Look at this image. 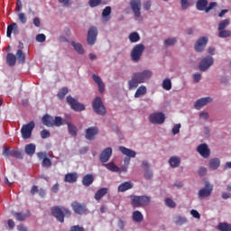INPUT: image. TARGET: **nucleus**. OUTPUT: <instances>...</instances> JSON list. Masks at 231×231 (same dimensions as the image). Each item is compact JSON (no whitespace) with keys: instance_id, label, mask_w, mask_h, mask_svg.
Here are the masks:
<instances>
[{"instance_id":"f257e3e1","label":"nucleus","mask_w":231,"mask_h":231,"mask_svg":"<svg viewBox=\"0 0 231 231\" xmlns=\"http://www.w3.org/2000/svg\"><path fill=\"white\" fill-rule=\"evenodd\" d=\"M151 77H152V72L150 70L134 73L132 79L128 81V89H136L140 84H143Z\"/></svg>"},{"instance_id":"f03ea898","label":"nucleus","mask_w":231,"mask_h":231,"mask_svg":"<svg viewBox=\"0 0 231 231\" xmlns=\"http://www.w3.org/2000/svg\"><path fill=\"white\" fill-rule=\"evenodd\" d=\"M51 215L56 217L60 223H64V217H69L71 211L68 208H60L59 206L51 208Z\"/></svg>"},{"instance_id":"7ed1b4c3","label":"nucleus","mask_w":231,"mask_h":231,"mask_svg":"<svg viewBox=\"0 0 231 231\" xmlns=\"http://www.w3.org/2000/svg\"><path fill=\"white\" fill-rule=\"evenodd\" d=\"M132 205L134 208L147 207L151 204V197L148 196H131Z\"/></svg>"},{"instance_id":"20e7f679","label":"nucleus","mask_w":231,"mask_h":231,"mask_svg":"<svg viewBox=\"0 0 231 231\" xmlns=\"http://www.w3.org/2000/svg\"><path fill=\"white\" fill-rule=\"evenodd\" d=\"M217 6V3L211 2L208 5V0H198L196 3V8L199 12H206V14H208L210 10H214Z\"/></svg>"},{"instance_id":"39448f33","label":"nucleus","mask_w":231,"mask_h":231,"mask_svg":"<svg viewBox=\"0 0 231 231\" xmlns=\"http://www.w3.org/2000/svg\"><path fill=\"white\" fill-rule=\"evenodd\" d=\"M92 107L94 109V113L99 115L100 116H104L106 113V106H104V102H102V97H97L92 102Z\"/></svg>"},{"instance_id":"423d86ee","label":"nucleus","mask_w":231,"mask_h":231,"mask_svg":"<svg viewBox=\"0 0 231 231\" xmlns=\"http://www.w3.org/2000/svg\"><path fill=\"white\" fill-rule=\"evenodd\" d=\"M35 129V122L31 121L26 125H23L21 128V134L23 140L32 138V133Z\"/></svg>"},{"instance_id":"0eeeda50","label":"nucleus","mask_w":231,"mask_h":231,"mask_svg":"<svg viewBox=\"0 0 231 231\" xmlns=\"http://www.w3.org/2000/svg\"><path fill=\"white\" fill-rule=\"evenodd\" d=\"M145 51V46L140 43L135 45L131 51V59L134 62H139L140 59H142V55H143V51Z\"/></svg>"},{"instance_id":"6e6552de","label":"nucleus","mask_w":231,"mask_h":231,"mask_svg":"<svg viewBox=\"0 0 231 231\" xmlns=\"http://www.w3.org/2000/svg\"><path fill=\"white\" fill-rule=\"evenodd\" d=\"M119 151L122 152V154H125V156H127L124 160V163L125 167H127L129 163H131V158H136V152L131 149L125 148V146H119Z\"/></svg>"},{"instance_id":"1a4fd4ad","label":"nucleus","mask_w":231,"mask_h":231,"mask_svg":"<svg viewBox=\"0 0 231 231\" xmlns=\"http://www.w3.org/2000/svg\"><path fill=\"white\" fill-rule=\"evenodd\" d=\"M67 102L74 111L80 112L86 110V106L77 101V99L73 98L71 96L67 97Z\"/></svg>"},{"instance_id":"9d476101","label":"nucleus","mask_w":231,"mask_h":231,"mask_svg":"<svg viewBox=\"0 0 231 231\" xmlns=\"http://www.w3.org/2000/svg\"><path fill=\"white\" fill-rule=\"evenodd\" d=\"M214 190V186L210 183H206L205 187L199 191V199H205L208 198Z\"/></svg>"},{"instance_id":"9b49d317","label":"nucleus","mask_w":231,"mask_h":231,"mask_svg":"<svg viewBox=\"0 0 231 231\" xmlns=\"http://www.w3.org/2000/svg\"><path fill=\"white\" fill-rule=\"evenodd\" d=\"M212 64H214V58H212V56H207L201 60L199 65V71H207Z\"/></svg>"},{"instance_id":"f8f14e48","label":"nucleus","mask_w":231,"mask_h":231,"mask_svg":"<svg viewBox=\"0 0 231 231\" xmlns=\"http://www.w3.org/2000/svg\"><path fill=\"white\" fill-rule=\"evenodd\" d=\"M71 207L75 214H79V216L87 214L88 212V208L86 207V204H80L78 201H74L72 202Z\"/></svg>"},{"instance_id":"ddd939ff","label":"nucleus","mask_w":231,"mask_h":231,"mask_svg":"<svg viewBox=\"0 0 231 231\" xmlns=\"http://www.w3.org/2000/svg\"><path fill=\"white\" fill-rule=\"evenodd\" d=\"M151 124L162 125L165 122V115L162 112L153 113L150 116Z\"/></svg>"},{"instance_id":"4468645a","label":"nucleus","mask_w":231,"mask_h":231,"mask_svg":"<svg viewBox=\"0 0 231 231\" xmlns=\"http://www.w3.org/2000/svg\"><path fill=\"white\" fill-rule=\"evenodd\" d=\"M97 35H98V31L97 30V27H90L87 38L88 44L93 46V44L97 42Z\"/></svg>"},{"instance_id":"2eb2a0df","label":"nucleus","mask_w":231,"mask_h":231,"mask_svg":"<svg viewBox=\"0 0 231 231\" xmlns=\"http://www.w3.org/2000/svg\"><path fill=\"white\" fill-rule=\"evenodd\" d=\"M113 155V148L107 147L102 151L99 155V160L102 163H107L109 162V158Z\"/></svg>"},{"instance_id":"dca6fc26","label":"nucleus","mask_w":231,"mask_h":231,"mask_svg":"<svg viewBox=\"0 0 231 231\" xmlns=\"http://www.w3.org/2000/svg\"><path fill=\"white\" fill-rule=\"evenodd\" d=\"M197 152L202 156V158H208L210 156V149L207 143H201L198 146Z\"/></svg>"},{"instance_id":"f3484780","label":"nucleus","mask_w":231,"mask_h":231,"mask_svg":"<svg viewBox=\"0 0 231 231\" xmlns=\"http://www.w3.org/2000/svg\"><path fill=\"white\" fill-rule=\"evenodd\" d=\"M130 5H131V8H132L135 17H140V15H142V14L140 13V8L142 6V1L131 0Z\"/></svg>"},{"instance_id":"a211bd4d","label":"nucleus","mask_w":231,"mask_h":231,"mask_svg":"<svg viewBox=\"0 0 231 231\" xmlns=\"http://www.w3.org/2000/svg\"><path fill=\"white\" fill-rule=\"evenodd\" d=\"M207 42H208V38L207 36L200 37L195 44V51L199 52L203 51L205 46H207Z\"/></svg>"},{"instance_id":"6ab92c4d","label":"nucleus","mask_w":231,"mask_h":231,"mask_svg":"<svg viewBox=\"0 0 231 231\" xmlns=\"http://www.w3.org/2000/svg\"><path fill=\"white\" fill-rule=\"evenodd\" d=\"M97 134H98V128L97 126H91L86 130L85 138L87 140H95Z\"/></svg>"},{"instance_id":"aec40b11","label":"nucleus","mask_w":231,"mask_h":231,"mask_svg":"<svg viewBox=\"0 0 231 231\" xmlns=\"http://www.w3.org/2000/svg\"><path fill=\"white\" fill-rule=\"evenodd\" d=\"M79 174L77 172L67 173L64 177L65 183H77Z\"/></svg>"},{"instance_id":"412c9836","label":"nucleus","mask_w":231,"mask_h":231,"mask_svg":"<svg viewBox=\"0 0 231 231\" xmlns=\"http://www.w3.org/2000/svg\"><path fill=\"white\" fill-rule=\"evenodd\" d=\"M212 102L211 97H202L195 103V108L200 109L201 107H204V106H207V104H210Z\"/></svg>"},{"instance_id":"4be33fe9","label":"nucleus","mask_w":231,"mask_h":231,"mask_svg":"<svg viewBox=\"0 0 231 231\" xmlns=\"http://www.w3.org/2000/svg\"><path fill=\"white\" fill-rule=\"evenodd\" d=\"M92 79L96 84L98 86L99 93H104L106 89V85L104 84V81H102V79L99 76H97L93 74Z\"/></svg>"},{"instance_id":"5701e85b","label":"nucleus","mask_w":231,"mask_h":231,"mask_svg":"<svg viewBox=\"0 0 231 231\" xmlns=\"http://www.w3.org/2000/svg\"><path fill=\"white\" fill-rule=\"evenodd\" d=\"M13 216L16 221H26V218L30 217V211H27L26 213L13 212Z\"/></svg>"},{"instance_id":"b1692460","label":"nucleus","mask_w":231,"mask_h":231,"mask_svg":"<svg viewBox=\"0 0 231 231\" xmlns=\"http://www.w3.org/2000/svg\"><path fill=\"white\" fill-rule=\"evenodd\" d=\"M94 181L95 178L92 174L88 173L83 177L82 185H84V187H90V185H93Z\"/></svg>"},{"instance_id":"393cba45","label":"nucleus","mask_w":231,"mask_h":231,"mask_svg":"<svg viewBox=\"0 0 231 231\" xmlns=\"http://www.w3.org/2000/svg\"><path fill=\"white\" fill-rule=\"evenodd\" d=\"M12 32L14 34L19 33V30L17 29L16 23H13L7 26L6 35L9 39L12 37Z\"/></svg>"},{"instance_id":"a878e982","label":"nucleus","mask_w":231,"mask_h":231,"mask_svg":"<svg viewBox=\"0 0 231 231\" xmlns=\"http://www.w3.org/2000/svg\"><path fill=\"white\" fill-rule=\"evenodd\" d=\"M42 122L43 125H46V127H53V116L46 114L43 116Z\"/></svg>"},{"instance_id":"bb28decb","label":"nucleus","mask_w":231,"mask_h":231,"mask_svg":"<svg viewBox=\"0 0 231 231\" xmlns=\"http://www.w3.org/2000/svg\"><path fill=\"white\" fill-rule=\"evenodd\" d=\"M6 62L8 64V66H10L12 68L17 62V57L14 53L9 52V53H7V56H6Z\"/></svg>"},{"instance_id":"cd10ccee","label":"nucleus","mask_w":231,"mask_h":231,"mask_svg":"<svg viewBox=\"0 0 231 231\" xmlns=\"http://www.w3.org/2000/svg\"><path fill=\"white\" fill-rule=\"evenodd\" d=\"M169 164L172 169H176L181 164V159L176 156L171 157L169 160Z\"/></svg>"},{"instance_id":"c85d7f7f","label":"nucleus","mask_w":231,"mask_h":231,"mask_svg":"<svg viewBox=\"0 0 231 231\" xmlns=\"http://www.w3.org/2000/svg\"><path fill=\"white\" fill-rule=\"evenodd\" d=\"M130 189H133V182L125 181L118 186V192H125L126 190H130Z\"/></svg>"},{"instance_id":"c756f323","label":"nucleus","mask_w":231,"mask_h":231,"mask_svg":"<svg viewBox=\"0 0 231 231\" xmlns=\"http://www.w3.org/2000/svg\"><path fill=\"white\" fill-rule=\"evenodd\" d=\"M147 94V87L142 85L140 86L134 93V98H140V97H143V95Z\"/></svg>"},{"instance_id":"7c9ffc66","label":"nucleus","mask_w":231,"mask_h":231,"mask_svg":"<svg viewBox=\"0 0 231 231\" xmlns=\"http://www.w3.org/2000/svg\"><path fill=\"white\" fill-rule=\"evenodd\" d=\"M70 44L79 55H84L85 53L84 47L80 43L71 42Z\"/></svg>"},{"instance_id":"2f4dec72","label":"nucleus","mask_w":231,"mask_h":231,"mask_svg":"<svg viewBox=\"0 0 231 231\" xmlns=\"http://www.w3.org/2000/svg\"><path fill=\"white\" fill-rule=\"evenodd\" d=\"M219 165H221V161L219 158H214L209 161V167L212 169V171H217V169H219Z\"/></svg>"},{"instance_id":"473e14b6","label":"nucleus","mask_w":231,"mask_h":231,"mask_svg":"<svg viewBox=\"0 0 231 231\" xmlns=\"http://www.w3.org/2000/svg\"><path fill=\"white\" fill-rule=\"evenodd\" d=\"M16 59L19 64H24V62H26V54L23 52V50H18L16 51Z\"/></svg>"},{"instance_id":"72a5a7b5","label":"nucleus","mask_w":231,"mask_h":231,"mask_svg":"<svg viewBox=\"0 0 231 231\" xmlns=\"http://www.w3.org/2000/svg\"><path fill=\"white\" fill-rule=\"evenodd\" d=\"M35 149H36L35 144L29 143L25 145L24 151L26 154H28V156H33V154H35Z\"/></svg>"},{"instance_id":"f704fd0d","label":"nucleus","mask_w":231,"mask_h":231,"mask_svg":"<svg viewBox=\"0 0 231 231\" xmlns=\"http://www.w3.org/2000/svg\"><path fill=\"white\" fill-rule=\"evenodd\" d=\"M9 154L11 158H16L17 160H23V152L17 149L11 150Z\"/></svg>"},{"instance_id":"c9c22d12","label":"nucleus","mask_w":231,"mask_h":231,"mask_svg":"<svg viewBox=\"0 0 231 231\" xmlns=\"http://www.w3.org/2000/svg\"><path fill=\"white\" fill-rule=\"evenodd\" d=\"M173 221L175 223V225L179 226H181V225H185L187 224V217H182V216H176L174 218H173Z\"/></svg>"},{"instance_id":"e433bc0d","label":"nucleus","mask_w":231,"mask_h":231,"mask_svg":"<svg viewBox=\"0 0 231 231\" xmlns=\"http://www.w3.org/2000/svg\"><path fill=\"white\" fill-rule=\"evenodd\" d=\"M106 194H107V189L106 188H101L99 189L96 194H95V199L97 201H99V199L103 197L106 196Z\"/></svg>"},{"instance_id":"4c0bfd02","label":"nucleus","mask_w":231,"mask_h":231,"mask_svg":"<svg viewBox=\"0 0 231 231\" xmlns=\"http://www.w3.org/2000/svg\"><path fill=\"white\" fill-rule=\"evenodd\" d=\"M133 220L135 221V223H142V221H143V215H142V212L134 211Z\"/></svg>"},{"instance_id":"58836bf2","label":"nucleus","mask_w":231,"mask_h":231,"mask_svg":"<svg viewBox=\"0 0 231 231\" xmlns=\"http://www.w3.org/2000/svg\"><path fill=\"white\" fill-rule=\"evenodd\" d=\"M217 230L219 231H231V225L224 222V223H219L217 226Z\"/></svg>"},{"instance_id":"ea45409f","label":"nucleus","mask_w":231,"mask_h":231,"mask_svg":"<svg viewBox=\"0 0 231 231\" xmlns=\"http://www.w3.org/2000/svg\"><path fill=\"white\" fill-rule=\"evenodd\" d=\"M106 169L108 171H111L112 172H120V168L115 164V162H109L107 164H105Z\"/></svg>"},{"instance_id":"a19ab883","label":"nucleus","mask_w":231,"mask_h":231,"mask_svg":"<svg viewBox=\"0 0 231 231\" xmlns=\"http://www.w3.org/2000/svg\"><path fill=\"white\" fill-rule=\"evenodd\" d=\"M69 134L70 136H77V126L71 123H67Z\"/></svg>"},{"instance_id":"79ce46f5","label":"nucleus","mask_w":231,"mask_h":231,"mask_svg":"<svg viewBox=\"0 0 231 231\" xmlns=\"http://www.w3.org/2000/svg\"><path fill=\"white\" fill-rule=\"evenodd\" d=\"M229 25H230V19L227 18V19L222 20L218 23L217 30L218 31L225 30V28H226Z\"/></svg>"},{"instance_id":"37998d69","label":"nucleus","mask_w":231,"mask_h":231,"mask_svg":"<svg viewBox=\"0 0 231 231\" xmlns=\"http://www.w3.org/2000/svg\"><path fill=\"white\" fill-rule=\"evenodd\" d=\"M218 32H218V37H220V39H226V37H231V31L230 30L222 29Z\"/></svg>"},{"instance_id":"c03bdc74","label":"nucleus","mask_w":231,"mask_h":231,"mask_svg":"<svg viewBox=\"0 0 231 231\" xmlns=\"http://www.w3.org/2000/svg\"><path fill=\"white\" fill-rule=\"evenodd\" d=\"M162 88L166 91H171V89H172V82H171L170 79H166L162 81Z\"/></svg>"},{"instance_id":"a18cd8bd","label":"nucleus","mask_w":231,"mask_h":231,"mask_svg":"<svg viewBox=\"0 0 231 231\" xmlns=\"http://www.w3.org/2000/svg\"><path fill=\"white\" fill-rule=\"evenodd\" d=\"M129 41L132 42H138V41H140V34L136 32H131L129 35Z\"/></svg>"},{"instance_id":"49530a36","label":"nucleus","mask_w":231,"mask_h":231,"mask_svg":"<svg viewBox=\"0 0 231 231\" xmlns=\"http://www.w3.org/2000/svg\"><path fill=\"white\" fill-rule=\"evenodd\" d=\"M53 125H55V127H60V125H64V120H62V117L55 116L53 119Z\"/></svg>"},{"instance_id":"de8ad7c7","label":"nucleus","mask_w":231,"mask_h":231,"mask_svg":"<svg viewBox=\"0 0 231 231\" xmlns=\"http://www.w3.org/2000/svg\"><path fill=\"white\" fill-rule=\"evenodd\" d=\"M164 203L166 207H169V208H176V202H174V200H172L171 198H167L164 200Z\"/></svg>"},{"instance_id":"09e8293b","label":"nucleus","mask_w":231,"mask_h":231,"mask_svg":"<svg viewBox=\"0 0 231 231\" xmlns=\"http://www.w3.org/2000/svg\"><path fill=\"white\" fill-rule=\"evenodd\" d=\"M69 93V90H68V88L64 87L60 89V91L58 92V95L57 97L62 100V98H64V97H66V95H68Z\"/></svg>"},{"instance_id":"8fccbe9b","label":"nucleus","mask_w":231,"mask_h":231,"mask_svg":"<svg viewBox=\"0 0 231 231\" xmlns=\"http://www.w3.org/2000/svg\"><path fill=\"white\" fill-rule=\"evenodd\" d=\"M18 21L22 24H26V22L28 21V18L26 17V14L24 13H19L18 14Z\"/></svg>"},{"instance_id":"3c124183","label":"nucleus","mask_w":231,"mask_h":231,"mask_svg":"<svg viewBox=\"0 0 231 231\" xmlns=\"http://www.w3.org/2000/svg\"><path fill=\"white\" fill-rule=\"evenodd\" d=\"M42 165L46 168L51 167V160L48 157L43 158Z\"/></svg>"},{"instance_id":"603ef678","label":"nucleus","mask_w":231,"mask_h":231,"mask_svg":"<svg viewBox=\"0 0 231 231\" xmlns=\"http://www.w3.org/2000/svg\"><path fill=\"white\" fill-rule=\"evenodd\" d=\"M164 44H167V46H174V44H176V38L166 39Z\"/></svg>"},{"instance_id":"864d4df0","label":"nucleus","mask_w":231,"mask_h":231,"mask_svg":"<svg viewBox=\"0 0 231 231\" xmlns=\"http://www.w3.org/2000/svg\"><path fill=\"white\" fill-rule=\"evenodd\" d=\"M41 136L43 140H46V138H50L51 136L50 131H48L47 129H43L41 132Z\"/></svg>"},{"instance_id":"5fc2aeb1","label":"nucleus","mask_w":231,"mask_h":231,"mask_svg":"<svg viewBox=\"0 0 231 231\" xmlns=\"http://www.w3.org/2000/svg\"><path fill=\"white\" fill-rule=\"evenodd\" d=\"M10 152H12V150H10V148L6 146L3 148V156H5V158H10Z\"/></svg>"},{"instance_id":"6e6d98bb","label":"nucleus","mask_w":231,"mask_h":231,"mask_svg":"<svg viewBox=\"0 0 231 231\" xmlns=\"http://www.w3.org/2000/svg\"><path fill=\"white\" fill-rule=\"evenodd\" d=\"M103 17H108L111 15V6H106L102 12Z\"/></svg>"},{"instance_id":"4d7b16f0","label":"nucleus","mask_w":231,"mask_h":231,"mask_svg":"<svg viewBox=\"0 0 231 231\" xmlns=\"http://www.w3.org/2000/svg\"><path fill=\"white\" fill-rule=\"evenodd\" d=\"M102 3V0H89V5L91 8H95L96 6H98Z\"/></svg>"},{"instance_id":"13d9d810","label":"nucleus","mask_w":231,"mask_h":231,"mask_svg":"<svg viewBox=\"0 0 231 231\" xmlns=\"http://www.w3.org/2000/svg\"><path fill=\"white\" fill-rule=\"evenodd\" d=\"M69 231H86V229H84V226H70Z\"/></svg>"},{"instance_id":"bf43d9fd","label":"nucleus","mask_w":231,"mask_h":231,"mask_svg":"<svg viewBox=\"0 0 231 231\" xmlns=\"http://www.w3.org/2000/svg\"><path fill=\"white\" fill-rule=\"evenodd\" d=\"M37 42H44L46 41V35L41 33L36 36Z\"/></svg>"},{"instance_id":"052dcab7","label":"nucleus","mask_w":231,"mask_h":231,"mask_svg":"<svg viewBox=\"0 0 231 231\" xmlns=\"http://www.w3.org/2000/svg\"><path fill=\"white\" fill-rule=\"evenodd\" d=\"M181 128V125L180 124H177L173 126L172 128V134H178V133H180V129Z\"/></svg>"},{"instance_id":"680f3d73","label":"nucleus","mask_w":231,"mask_h":231,"mask_svg":"<svg viewBox=\"0 0 231 231\" xmlns=\"http://www.w3.org/2000/svg\"><path fill=\"white\" fill-rule=\"evenodd\" d=\"M180 5L182 10H187L189 8V0H180Z\"/></svg>"},{"instance_id":"e2e57ef3","label":"nucleus","mask_w":231,"mask_h":231,"mask_svg":"<svg viewBox=\"0 0 231 231\" xmlns=\"http://www.w3.org/2000/svg\"><path fill=\"white\" fill-rule=\"evenodd\" d=\"M190 214L195 217V219H199L201 217V215H199V212H198V210L192 209L190 211Z\"/></svg>"},{"instance_id":"0e129e2a","label":"nucleus","mask_w":231,"mask_h":231,"mask_svg":"<svg viewBox=\"0 0 231 231\" xmlns=\"http://www.w3.org/2000/svg\"><path fill=\"white\" fill-rule=\"evenodd\" d=\"M16 12H21L23 10V2L21 0H16Z\"/></svg>"},{"instance_id":"69168bd1","label":"nucleus","mask_w":231,"mask_h":231,"mask_svg":"<svg viewBox=\"0 0 231 231\" xmlns=\"http://www.w3.org/2000/svg\"><path fill=\"white\" fill-rule=\"evenodd\" d=\"M199 176H205V174H207V168L200 167L199 169Z\"/></svg>"},{"instance_id":"338daca9","label":"nucleus","mask_w":231,"mask_h":231,"mask_svg":"<svg viewBox=\"0 0 231 231\" xmlns=\"http://www.w3.org/2000/svg\"><path fill=\"white\" fill-rule=\"evenodd\" d=\"M193 79H194V82H199V80H201V74L195 73L193 75Z\"/></svg>"},{"instance_id":"774afa93","label":"nucleus","mask_w":231,"mask_h":231,"mask_svg":"<svg viewBox=\"0 0 231 231\" xmlns=\"http://www.w3.org/2000/svg\"><path fill=\"white\" fill-rule=\"evenodd\" d=\"M145 180H151L152 178V171H146L144 173Z\"/></svg>"}]
</instances>
